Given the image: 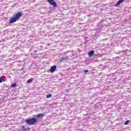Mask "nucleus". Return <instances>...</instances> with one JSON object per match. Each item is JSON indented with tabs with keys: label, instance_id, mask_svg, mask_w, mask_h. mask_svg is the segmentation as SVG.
Instances as JSON below:
<instances>
[{
	"label": "nucleus",
	"instance_id": "f8f14e48",
	"mask_svg": "<svg viewBox=\"0 0 131 131\" xmlns=\"http://www.w3.org/2000/svg\"><path fill=\"white\" fill-rule=\"evenodd\" d=\"M24 131L30 130V127L26 128L24 129Z\"/></svg>",
	"mask_w": 131,
	"mask_h": 131
},
{
	"label": "nucleus",
	"instance_id": "9b49d317",
	"mask_svg": "<svg viewBox=\"0 0 131 131\" xmlns=\"http://www.w3.org/2000/svg\"><path fill=\"white\" fill-rule=\"evenodd\" d=\"M128 123H129V120H127V121L124 123V124H125V125H127V124H128Z\"/></svg>",
	"mask_w": 131,
	"mask_h": 131
},
{
	"label": "nucleus",
	"instance_id": "9d476101",
	"mask_svg": "<svg viewBox=\"0 0 131 131\" xmlns=\"http://www.w3.org/2000/svg\"><path fill=\"white\" fill-rule=\"evenodd\" d=\"M16 86H17V84L16 83L11 84V88H16Z\"/></svg>",
	"mask_w": 131,
	"mask_h": 131
},
{
	"label": "nucleus",
	"instance_id": "4468645a",
	"mask_svg": "<svg viewBox=\"0 0 131 131\" xmlns=\"http://www.w3.org/2000/svg\"><path fill=\"white\" fill-rule=\"evenodd\" d=\"M21 128L23 129V130H24V129L26 128H25V126H24V125L22 126Z\"/></svg>",
	"mask_w": 131,
	"mask_h": 131
},
{
	"label": "nucleus",
	"instance_id": "7ed1b4c3",
	"mask_svg": "<svg viewBox=\"0 0 131 131\" xmlns=\"http://www.w3.org/2000/svg\"><path fill=\"white\" fill-rule=\"evenodd\" d=\"M48 3L50 4L52 6H54L55 7H57V3L54 0H48Z\"/></svg>",
	"mask_w": 131,
	"mask_h": 131
},
{
	"label": "nucleus",
	"instance_id": "ddd939ff",
	"mask_svg": "<svg viewBox=\"0 0 131 131\" xmlns=\"http://www.w3.org/2000/svg\"><path fill=\"white\" fill-rule=\"evenodd\" d=\"M2 82H3V79L2 77H0V83H2Z\"/></svg>",
	"mask_w": 131,
	"mask_h": 131
},
{
	"label": "nucleus",
	"instance_id": "f257e3e1",
	"mask_svg": "<svg viewBox=\"0 0 131 131\" xmlns=\"http://www.w3.org/2000/svg\"><path fill=\"white\" fill-rule=\"evenodd\" d=\"M22 12L20 11L15 14L14 16H12L10 18L9 20V23L12 24V23H15V22H17L18 20L22 17Z\"/></svg>",
	"mask_w": 131,
	"mask_h": 131
},
{
	"label": "nucleus",
	"instance_id": "1a4fd4ad",
	"mask_svg": "<svg viewBox=\"0 0 131 131\" xmlns=\"http://www.w3.org/2000/svg\"><path fill=\"white\" fill-rule=\"evenodd\" d=\"M47 99H49V98H52V94H49L47 95H46Z\"/></svg>",
	"mask_w": 131,
	"mask_h": 131
},
{
	"label": "nucleus",
	"instance_id": "423d86ee",
	"mask_svg": "<svg viewBox=\"0 0 131 131\" xmlns=\"http://www.w3.org/2000/svg\"><path fill=\"white\" fill-rule=\"evenodd\" d=\"M123 2H124V0H119L117 4H115V7H118V6H119V5H120V4H122V3H123Z\"/></svg>",
	"mask_w": 131,
	"mask_h": 131
},
{
	"label": "nucleus",
	"instance_id": "39448f33",
	"mask_svg": "<svg viewBox=\"0 0 131 131\" xmlns=\"http://www.w3.org/2000/svg\"><path fill=\"white\" fill-rule=\"evenodd\" d=\"M45 114H39L36 115L37 118H42V117H45Z\"/></svg>",
	"mask_w": 131,
	"mask_h": 131
},
{
	"label": "nucleus",
	"instance_id": "6e6552de",
	"mask_svg": "<svg viewBox=\"0 0 131 131\" xmlns=\"http://www.w3.org/2000/svg\"><path fill=\"white\" fill-rule=\"evenodd\" d=\"M33 80V78H30L27 80V83H31V82H32Z\"/></svg>",
	"mask_w": 131,
	"mask_h": 131
},
{
	"label": "nucleus",
	"instance_id": "20e7f679",
	"mask_svg": "<svg viewBox=\"0 0 131 131\" xmlns=\"http://www.w3.org/2000/svg\"><path fill=\"white\" fill-rule=\"evenodd\" d=\"M56 69H57V67L56 66H53L50 68V72L52 73L55 72Z\"/></svg>",
	"mask_w": 131,
	"mask_h": 131
},
{
	"label": "nucleus",
	"instance_id": "f03ea898",
	"mask_svg": "<svg viewBox=\"0 0 131 131\" xmlns=\"http://www.w3.org/2000/svg\"><path fill=\"white\" fill-rule=\"evenodd\" d=\"M26 123L28 125H34L37 122V119L35 118H32L25 120Z\"/></svg>",
	"mask_w": 131,
	"mask_h": 131
},
{
	"label": "nucleus",
	"instance_id": "0eeeda50",
	"mask_svg": "<svg viewBox=\"0 0 131 131\" xmlns=\"http://www.w3.org/2000/svg\"><path fill=\"white\" fill-rule=\"evenodd\" d=\"M94 54H95V51L93 50H92L88 53V55L90 57H93V56H94Z\"/></svg>",
	"mask_w": 131,
	"mask_h": 131
},
{
	"label": "nucleus",
	"instance_id": "2eb2a0df",
	"mask_svg": "<svg viewBox=\"0 0 131 131\" xmlns=\"http://www.w3.org/2000/svg\"><path fill=\"white\" fill-rule=\"evenodd\" d=\"M84 73H87V72H89V70H84Z\"/></svg>",
	"mask_w": 131,
	"mask_h": 131
}]
</instances>
